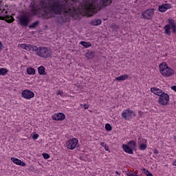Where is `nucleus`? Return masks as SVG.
<instances>
[{
  "label": "nucleus",
  "instance_id": "26",
  "mask_svg": "<svg viewBox=\"0 0 176 176\" xmlns=\"http://www.w3.org/2000/svg\"><path fill=\"white\" fill-rule=\"evenodd\" d=\"M8 72H9V70L6 68H1L0 69V75L5 76V75H6V74H8Z\"/></svg>",
  "mask_w": 176,
  "mask_h": 176
},
{
  "label": "nucleus",
  "instance_id": "1",
  "mask_svg": "<svg viewBox=\"0 0 176 176\" xmlns=\"http://www.w3.org/2000/svg\"><path fill=\"white\" fill-rule=\"evenodd\" d=\"M71 11L67 10L65 6L59 0H53L50 5V14L47 19L56 17V15L63 14V13L70 12Z\"/></svg>",
  "mask_w": 176,
  "mask_h": 176
},
{
  "label": "nucleus",
  "instance_id": "13",
  "mask_svg": "<svg viewBox=\"0 0 176 176\" xmlns=\"http://www.w3.org/2000/svg\"><path fill=\"white\" fill-rule=\"evenodd\" d=\"M53 120L60 121L65 119V115L63 113H58L52 116Z\"/></svg>",
  "mask_w": 176,
  "mask_h": 176
},
{
  "label": "nucleus",
  "instance_id": "37",
  "mask_svg": "<svg viewBox=\"0 0 176 176\" xmlns=\"http://www.w3.org/2000/svg\"><path fill=\"white\" fill-rule=\"evenodd\" d=\"M138 115H139L140 118H142V115H144V113L142 111H140L138 112Z\"/></svg>",
  "mask_w": 176,
  "mask_h": 176
},
{
  "label": "nucleus",
  "instance_id": "8",
  "mask_svg": "<svg viewBox=\"0 0 176 176\" xmlns=\"http://www.w3.org/2000/svg\"><path fill=\"white\" fill-rule=\"evenodd\" d=\"M122 116L126 120H130L133 116H135V112L134 111H131L130 109L124 110Z\"/></svg>",
  "mask_w": 176,
  "mask_h": 176
},
{
  "label": "nucleus",
  "instance_id": "36",
  "mask_svg": "<svg viewBox=\"0 0 176 176\" xmlns=\"http://www.w3.org/2000/svg\"><path fill=\"white\" fill-rule=\"evenodd\" d=\"M38 138H39V135L38 133L33 135V140H38Z\"/></svg>",
  "mask_w": 176,
  "mask_h": 176
},
{
  "label": "nucleus",
  "instance_id": "11",
  "mask_svg": "<svg viewBox=\"0 0 176 176\" xmlns=\"http://www.w3.org/2000/svg\"><path fill=\"white\" fill-rule=\"evenodd\" d=\"M168 9H171V4L170 3H163L162 5L158 7V10L161 13H164V12H166Z\"/></svg>",
  "mask_w": 176,
  "mask_h": 176
},
{
  "label": "nucleus",
  "instance_id": "46",
  "mask_svg": "<svg viewBox=\"0 0 176 176\" xmlns=\"http://www.w3.org/2000/svg\"><path fill=\"white\" fill-rule=\"evenodd\" d=\"M173 139L175 140V142H176V136L175 135L173 136Z\"/></svg>",
  "mask_w": 176,
  "mask_h": 176
},
{
  "label": "nucleus",
  "instance_id": "2",
  "mask_svg": "<svg viewBox=\"0 0 176 176\" xmlns=\"http://www.w3.org/2000/svg\"><path fill=\"white\" fill-rule=\"evenodd\" d=\"M160 71L163 76H171L174 75V69H171L168 65L166 64V63H162L160 65Z\"/></svg>",
  "mask_w": 176,
  "mask_h": 176
},
{
  "label": "nucleus",
  "instance_id": "34",
  "mask_svg": "<svg viewBox=\"0 0 176 176\" xmlns=\"http://www.w3.org/2000/svg\"><path fill=\"white\" fill-rule=\"evenodd\" d=\"M43 157H44V159H50V155L46 153H43L42 154Z\"/></svg>",
  "mask_w": 176,
  "mask_h": 176
},
{
  "label": "nucleus",
  "instance_id": "20",
  "mask_svg": "<svg viewBox=\"0 0 176 176\" xmlns=\"http://www.w3.org/2000/svg\"><path fill=\"white\" fill-rule=\"evenodd\" d=\"M164 30H165V34L166 35H171V32L170 30H171V25L167 24L164 27Z\"/></svg>",
  "mask_w": 176,
  "mask_h": 176
},
{
  "label": "nucleus",
  "instance_id": "15",
  "mask_svg": "<svg viewBox=\"0 0 176 176\" xmlns=\"http://www.w3.org/2000/svg\"><path fill=\"white\" fill-rule=\"evenodd\" d=\"M122 148L124 152H126V153H128L129 155H133V153H134V152L133 151L134 150L131 148V147L128 146L127 144H123Z\"/></svg>",
  "mask_w": 176,
  "mask_h": 176
},
{
  "label": "nucleus",
  "instance_id": "4",
  "mask_svg": "<svg viewBox=\"0 0 176 176\" xmlns=\"http://www.w3.org/2000/svg\"><path fill=\"white\" fill-rule=\"evenodd\" d=\"M16 19L19 20L18 24H20L21 27H28L30 23H31V19L28 14L18 16Z\"/></svg>",
  "mask_w": 176,
  "mask_h": 176
},
{
  "label": "nucleus",
  "instance_id": "35",
  "mask_svg": "<svg viewBox=\"0 0 176 176\" xmlns=\"http://www.w3.org/2000/svg\"><path fill=\"white\" fill-rule=\"evenodd\" d=\"M128 176H140L138 175H137V173H133V172H131L127 174Z\"/></svg>",
  "mask_w": 176,
  "mask_h": 176
},
{
  "label": "nucleus",
  "instance_id": "23",
  "mask_svg": "<svg viewBox=\"0 0 176 176\" xmlns=\"http://www.w3.org/2000/svg\"><path fill=\"white\" fill-rule=\"evenodd\" d=\"M169 24H170V28L173 30V34L176 33V25L173 20L169 21Z\"/></svg>",
  "mask_w": 176,
  "mask_h": 176
},
{
  "label": "nucleus",
  "instance_id": "32",
  "mask_svg": "<svg viewBox=\"0 0 176 176\" xmlns=\"http://www.w3.org/2000/svg\"><path fill=\"white\" fill-rule=\"evenodd\" d=\"M105 129L107 131H111V130H112V126L107 123L105 124Z\"/></svg>",
  "mask_w": 176,
  "mask_h": 176
},
{
  "label": "nucleus",
  "instance_id": "30",
  "mask_svg": "<svg viewBox=\"0 0 176 176\" xmlns=\"http://www.w3.org/2000/svg\"><path fill=\"white\" fill-rule=\"evenodd\" d=\"M31 50H32V52H36V54H38L39 52V47L38 48V47L36 45H31Z\"/></svg>",
  "mask_w": 176,
  "mask_h": 176
},
{
  "label": "nucleus",
  "instance_id": "3",
  "mask_svg": "<svg viewBox=\"0 0 176 176\" xmlns=\"http://www.w3.org/2000/svg\"><path fill=\"white\" fill-rule=\"evenodd\" d=\"M71 17V12H65L62 13L59 16L55 17V22L58 25L64 24V23H67L69 18Z\"/></svg>",
  "mask_w": 176,
  "mask_h": 176
},
{
  "label": "nucleus",
  "instance_id": "18",
  "mask_svg": "<svg viewBox=\"0 0 176 176\" xmlns=\"http://www.w3.org/2000/svg\"><path fill=\"white\" fill-rule=\"evenodd\" d=\"M126 145L134 151L137 146V143L134 140H131L127 143Z\"/></svg>",
  "mask_w": 176,
  "mask_h": 176
},
{
  "label": "nucleus",
  "instance_id": "7",
  "mask_svg": "<svg viewBox=\"0 0 176 176\" xmlns=\"http://www.w3.org/2000/svg\"><path fill=\"white\" fill-rule=\"evenodd\" d=\"M170 101V96L168 94L162 93L160 95L158 100L159 104L161 105H168V102Z\"/></svg>",
  "mask_w": 176,
  "mask_h": 176
},
{
  "label": "nucleus",
  "instance_id": "12",
  "mask_svg": "<svg viewBox=\"0 0 176 176\" xmlns=\"http://www.w3.org/2000/svg\"><path fill=\"white\" fill-rule=\"evenodd\" d=\"M0 20H3L6 23H8V24H10L14 21V17L10 15H6V16H0Z\"/></svg>",
  "mask_w": 176,
  "mask_h": 176
},
{
  "label": "nucleus",
  "instance_id": "22",
  "mask_svg": "<svg viewBox=\"0 0 176 176\" xmlns=\"http://www.w3.org/2000/svg\"><path fill=\"white\" fill-rule=\"evenodd\" d=\"M21 47L28 52H31V44H21Z\"/></svg>",
  "mask_w": 176,
  "mask_h": 176
},
{
  "label": "nucleus",
  "instance_id": "45",
  "mask_svg": "<svg viewBox=\"0 0 176 176\" xmlns=\"http://www.w3.org/2000/svg\"><path fill=\"white\" fill-rule=\"evenodd\" d=\"M116 174H117L118 175H120V173H119L118 171H116Z\"/></svg>",
  "mask_w": 176,
  "mask_h": 176
},
{
  "label": "nucleus",
  "instance_id": "29",
  "mask_svg": "<svg viewBox=\"0 0 176 176\" xmlns=\"http://www.w3.org/2000/svg\"><path fill=\"white\" fill-rule=\"evenodd\" d=\"M80 45H82L84 47H90V46H91V43H87L86 41H80Z\"/></svg>",
  "mask_w": 176,
  "mask_h": 176
},
{
  "label": "nucleus",
  "instance_id": "25",
  "mask_svg": "<svg viewBox=\"0 0 176 176\" xmlns=\"http://www.w3.org/2000/svg\"><path fill=\"white\" fill-rule=\"evenodd\" d=\"M27 73L28 74V75H35V69H34L33 67H28Z\"/></svg>",
  "mask_w": 176,
  "mask_h": 176
},
{
  "label": "nucleus",
  "instance_id": "48",
  "mask_svg": "<svg viewBox=\"0 0 176 176\" xmlns=\"http://www.w3.org/2000/svg\"><path fill=\"white\" fill-rule=\"evenodd\" d=\"M7 13H8V11H6V14H7Z\"/></svg>",
  "mask_w": 176,
  "mask_h": 176
},
{
  "label": "nucleus",
  "instance_id": "43",
  "mask_svg": "<svg viewBox=\"0 0 176 176\" xmlns=\"http://www.w3.org/2000/svg\"><path fill=\"white\" fill-rule=\"evenodd\" d=\"M63 91H59V92L58 93V95H59V96H63Z\"/></svg>",
  "mask_w": 176,
  "mask_h": 176
},
{
  "label": "nucleus",
  "instance_id": "6",
  "mask_svg": "<svg viewBox=\"0 0 176 176\" xmlns=\"http://www.w3.org/2000/svg\"><path fill=\"white\" fill-rule=\"evenodd\" d=\"M153 16H155V9L150 8L143 11L142 13V17L144 20H152L153 19Z\"/></svg>",
  "mask_w": 176,
  "mask_h": 176
},
{
  "label": "nucleus",
  "instance_id": "5",
  "mask_svg": "<svg viewBox=\"0 0 176 176\" xmlns=\"http://www.w3.org/2000/svg\"><path fill=\"white\" fill-rule=\"evenodd\" d=\"M37 56H39V57H42L43 58H49L50 57H52V50H49L47 47H39Z\"/></svg>",
  "mask_w": 176,
  "mask_h": 176
},
{
  "label": "nucleus",
  "instance_id": "10",
  "mask_svg": "<svg viewBox=\"0 0 176 176\" xmlns=\"http://www.w3.org/2000/svg\"><path fill=\"white\" fill-rule=\"evenodd\" d=\"M34 96L35 94H34V92L30 90H24L23 91H22V97H23V98H25L26 100L34 98Z\"/></svg>",
  "mask_w": 176,
  "mask_h": 176
},
{
  "label": "nucleus",
  "instance_id": "42",
  "mask_svg": "<svg viewBox=\"0 0 176 176\" xmlns=\"http://www.w3.org/2000/svg\"><path fill=\"white\" fill-rule=\"evenodd\" d=\"M153 153H155V155H157V153H159V151H157V149H155L153 151Z\"/></svg>",
  "mask_w": 176,
  "mask_h": 176
},
{
  "label": "nucleus",
  "instance_id": "33",
  "mask_svg": "<svg viewBox=\"0 0 176 176\" xmlns=\"http://www.w3.org/2000/svg\"><path fill=\"white\" fill-rule=\"evenodd\" d=\"M140 151H145V149H146V144H141L140 145Z\"/></svg>",
  "mask_w": 176,
  "mask_h": 176
},
{
  "label": "nucleus",
  "instance_id": "38",
  "mask_svg": "<svg viewBox=\"0 0 176 176\" xmlns=\"http://www.w3.org/2000/svg\"><path fill=\"white\" fill-rule=\"evenodd\" d=\"M103 147L104 148L105 151H109V147L107 144H104Z\"/></svg>",
  "mask_w": 176,
  "mask_h": 176
},
{
  "label": "nucleus",
  "instance_id": "39",
  "mask_svg": "<svg viewBox=\"0 0 176 176\" xmlns=\"http://www.w3.org/2000/svg\"><path fill=\"white\" fill-rule=\"evenodd\" d=\"M84 109H89V104H84Z\"/></svg>",
  "mask_w": 176,
  "mask_h": 176
},
{
  "label": "nucleus",
  "instance_id": "28",
  "mask_svg": "<svg viewBox=\"0 0 176 176\" xmlns=\"http://www.w3.org/2000/svg\"><path fill=\"white\" fill-rule=\"evenodd\" d=\"M111 28H112V31H113V32H118V30H119V26L115 23H112L111 25Z\"/></svg>",
  "mask_w": 176,
  "mask_h": 176
},
{
  "label": "nucleus",
  "instance_id": "19",
  "mask_svg": "<svg viewBox=\"0 0 176 176\" xmlns=\"http://www.w3.org/2000/svg\"><path fill=\"white\" fill-rule=\"evenodd\" d=\"M126 79H129V75L127 74L121 75L116 78V80H118L119 82L126 80Z\"/></svg>",
  "mask_w": 176,
  "mask_h": 176
},
{
  "label": "nucleus",
  "instance_id": "41",
  "mask_svg": "<svg viewBox=\"0 0 176 176\" xmlns=\"http://www.w3.org/2000/svg\"><path fill=\"white\" fill-rule=\"evenodd\" d=\"M171 89L173 90V91H176V85L172 86Z\"/></svg>",
  "mask_w": 176,
  "mask_h": 176
},
{
  "label": "nucleus",
  "instance_id": "14",
  "mask_svg": "<svg viewBox=\"0 0 176 176\" xmlns=\"http://www.w3.org/2000/svg\"><path fill=\"white\" fill-rule=\"evenodd\" d=\"M12 162L14 163L15 164H17L18 166H21L22 167H25V162L21 161V160H19L16 157H11Z\"/></svg>",
  "mask_w": 176,
  "mask_h": 176
},
{
  "label": "nucleus",
  "instance_id": "16",
  "mask_svg": "<svg viewBox=\"0 0 176 176\" xmlns=\"http://www.w3.org/2000/svg\"><path fill=\"white\" fill-rule=\"evenodd\" d=\"M151 93H153V94H155V96H159V97H160V94L165 93V92H163L162 89H159L158 88H156V87L151 88Z\"/></svg>",
  "mask_w": 176,
  "mask_h": 176
},
{
  "label": "nucleus",
  "instance_id": "17",
  "mask_svg": "<svg viewBox=\"0 0 176 176\" xmlns=\"http://www.w3.org/2000/svg\"><path fill=\"white\" fill-rule=\"evenodd\" d=\"M101 23H102V21L101 19H94L90 22V25H94V26H97V25H100Z\"/></svg>",
  "mask_w": 176,
  "mask_h": 176
},
{
  "label": "nucleus",
  "instance_id": "47",
  "mask_svg": "<svg viewBox=\"0 0 176 176\" xmlns=\"http://www.w3.org/2000/svg\"><path fill=\"white\" fill-rule=\"evenodd\" d=\"M173 164V166H176V161H175Z\"/></svg>",
  "mask_w": 176,
  "mask_h": 176
},
{
  "label": "nucleus",
  "instance_id": "44",
  "mask_svg": "<svg viewBox=\"0 0 176 176\" xmlns=\"http://www.w3.org/2000/svg\"><path fill=\"white\" fill-rule=\"evenodd\" d=\"M100 145H101L102 146H104L106 145V144L104 143V142H101V143H100Z\"/></svg>",
  "mask_w": 176,
  "mask_h": 176
},
{
  "label": "nucleus",
  "instance_id": "9",
  "mask_svg": "<svg viewBox=\"0 0 176 176\" xmlns=\"http://www.w3.org/2000/svg\"><path fill=\"white\" fill-rule=\"evenodd\" d=\"M78 139L73 138L66 142V146L67 148H68V149H75V148H76V146L78 145Z\"/></svg>",
  "mask_w": 176,
  "mask_h": 176
},
{
  "label": "nucleus",
  "instance_id": "27",
  "mask_svg": "<svg viewBox=\"0 0 176 176\" xmlns=\"http://www.w3.org/2000/svg\"><path fill=\"white\" fill-rule=\"evenodd\" d=\"M38 25H39V21H36L34 22L32 25H30L29 28L32 30L33 28H36V27H38Z\"/></svg>",
  "mask_w": 176,
  "mask_h": 176
},
{
  "label": "nucleus",
  "instance_id": "31",
  "mask_svg": "<svg viewBox=\"0 0 176 176\" xmlns=\"http://www.w3.org/2000/svg\"><path fill=\"white\" fill-rule=\"evenodd\" d=\"M143 171H144V173L146 174L147 176H153V175L146 168H144Z\"/></svg>",
  "mask_w": 176,
  "mask_h": 176
},
{
  "label": "nucleus",
  "instance_id": "21",
  "mask_svg": "<svg viewBox=\"0 0 176 176\" xmlns=\"http://www.w3.org/2000/svg\"><path fill=\"white\" fill-rule=\"evenodd\" d=\"M45 68L43 66H40L38 67V72L39 75H46Z\"/></svg>",
  "mask_w": 176,
  "mask_h": 176
},
{
  "label": "nucleus",
  "instance_id": "40",
  "mask_svg": "<svg viewBox=\"0 0 176 176\" xmlns=\"http://www.w3.org/2000/svg\"><path fill=\"white\" fill-rule=\"evenodd\" d=\"M3 48V44H2V42L0 41V50H2Z\"/></svg>",
  "mask_w": 176,
  "mask_h": 176
},
{
  "label": "nucleus",
  "instance_id": "24",
  "mask_svg": "<svg viewBox=\"0 0 176 176\" xmlns=\"http://www.w3.org/2000/svg\"><path fill=\"white\" fill-rule=\"evenodd\" d=\"M96 54L94 52H88L86 53V57L87 58H89V60L94 58Z\"/></svg>",
  "mask_w": 176,
  "mask_h": 176
}]
</instances>
